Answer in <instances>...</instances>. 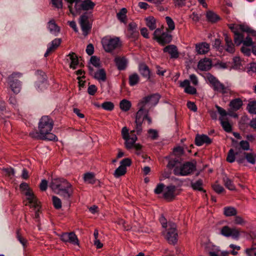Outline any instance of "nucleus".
<instances>
[{"instance_id": "1", "label": "nucleus", "mask_w": 256, "mask_h": 256, "mask_svg": "<svg viewBox=\"0 0 256 256\" xmlns=\"http://www.w3.org/2000/svg\"><path fill=\"white\" fill-rule=\"evenodd\" d=\"M49 187L64 200L68 202L70 201L74 194V188L66 180L62 178H52Z\"/></svg>"}, {"instance_id": "2", "label": "nucleus", "mask_w": 256, "mask_h": 256, "mask_svg": "<svg viewBox=\"0 0 256 256\" xmlns=\"http://www.w3.org/2000/svg\"><path fill=\"white\" fill-rule=\"evenodd\" d=\"M53 120L48 116L42 117L38 123V132L32 134V137L44 140L56 141L58 138L50 132L53 128Z\"/></svg>"}, {"instance_id": "3", "label": "nucleus", "mask_w": 256, "mask_h": 256, "mask_svg": "<svg viewBox=\"0 0 256 256\" xmlns=\"http://www.w3.org/2000/svg\"><path fill=\"white\" fill-rule=\"evenodd\" d=\"M232 146L234 148H230L227 154L226 160L228 162L232 163L236 160L238 156L242 154V150H250V144L247 140H241L238 142L233 138H231Z\"/></svg>"}, {"instance_id": "4", "label": "nucleus", "mask_w": 256, "mask_h": 256, "mask_svg": "<svg viewBox=\"0 0 256 256\" xmlns=\"http://www.w3.org/2000/svg\"><path fill=\"white\" fill-rule=\"evenodd\" d=\"M228 28L234 34V42L236 46L242 44V32H246L256 36V31L247 26L232 24H228Z\"/></svg>"}, {"instance_id": "5", "label": "nucleus", "mask_w": 256, "mask_h": 256, "mask_svg": "<svg viewBox=\"0 0 256 256\" xmlns=\"http://www.w3.org/2000/svg\"><path fill=\"white\" fill-rule=\"evenodd\" d=\"M160 222L164 228L168 227L166 238L170 244H174L178 240V232L176 225L174 223L169 222L167 224V220L164 217L162 216L160 219Z\"/></svg>"}, {"instance_id": "6", "label": "nucleus", "mask_w": 256, "mask_h": 256, "mask_svg": "<svg viewBox=\"0 0 256 256\" xmlns=\"http://www.w3.org/2000/svg\"><path fill=\"white\" fill-rule=\"evenodd\" d=\"M196 170V164L190 162H186L176 166L174 170V174L176 176H186L190 174Z\"/></svg>"}, {"instance_id": "7", "label": "nucleus", "mask_w": 256, "mask_h": 256, "mask_svg": "<svg viewBox=\"0 0 256 256\" xmlns=\"http://www.w3.org/2000/svg\"><path fill=\"white\" fill-rule=\"evenodd\" d=\"M102 43L104 50L108 52H112L121 46L120 38L118 37H104L102 40Z\"/></svg>"}, {"instance_id": "8", "label": "nucleus", "mask_w": 256, "mask_h": 256, "mask_svg": "<svg viewBox=\"0 0 256 256\" xmlns=\"http://www.w3.org/2000/svg\"><path fill=\"white\" fill-rule=\"evenodd\" d=\"M224 41L225 44H224L222 43L219 39H216L214 42V46L219 50H225L226 52L232 54L234 52V44L228 34H224Z\"/></svg>"}, {"instance_id": "9", "label": "nucleus", "mask_w": 256, "mask_h": 256, "mask_svg": "<svg viewBox=\"0 0 256 256\" xmlns=\"http://www.w3.org/2000/svg\"><path fill=\"white\" fill-rule=\"evenodd\" d=\"M208 80L210 83L212 85V87L214 91L221 92L222 94H231L232 91L224 84L221 83L215 76L211 74L208 76Z\"/></svg>"}, {"instance_id": "10", "label": "nucleus", "mask_w": 256, "mask_h": 256, "mask_svg": "<svg viewBox=\"0 0 256 256\" xmlns=\"http://www.w3.org/2000/svg\"><path fill=\"white\" fill-rule=\"evenodd\" d=\"M149 113L148 109H143L140 108L135 116V128L136 130V134L140 135L142 132V124L144 120V116Z\"/></svg>"}, {"instance_id": "11", "label": "nucleus", "mask_w": 256, "mask_h": 256, "mask_svg": "<svg viewBox=\"0 0 256 256\" xmlns=\"http://www.w3.org/2000/svg\"><path fill=\"white\" fill-rule=\"evenodd\" d=\"M90 14L91 12H86L80 18V24L84 36H87L92 29V24L89 20Z\"/></svg>"}, {"instance_id": "12", "label": "nucleus", "mask_w": 256, "mask_h": 256, "mask_svg": "<svg viewBox=\"0 0 256 256\" xmlns=\"http://www.w3.org/2000/svg\"><path fill=\"white\" fill-rule=\"evenodd\" d=\"M220 234L226 237H232L234 240H238L240 235V229L236 227L230 228L228 226H223L220 230Z\"/></svg>"}, {"instance_id": "13", "label": "nucleus", "mask_w": 256, "mask_h": 256, "mask_svg": "<svg viewBox=\"0 0 256 256\" xmlns=\"http://www.w3.org/2000/svg\"><path fill=\"white\" fill-rule=\"evenodd\" d=\"M20 76V73H13L8 78V84L11 90L14 94H18L21 88V82L16 79V77Z\"/></svg>"}, {"instance_id": "14", "label": "nucleus", "mask_w": 256, "mask_h": 256, "mask_svg": "<svg viewBox=\"0 0 256 256\" xmlns=\"http://www.w3.org/2000/svg\"><path fill=\"white\" fill-rule=\"evenodd\" d=\"M236 161L238 164H242L244 166L245 162L254 164L256 162V154L254 152H244L242 154L238 156L236 158Z\"/></svg>"}, {"instance_id": "15", "label": "nucleus", "mask_w": 256, "mask_h": 256, "mask_svg": "<svg viewBox=\"0 0 256 256\" xmlns=\"http://www.w3.org/2000/svg\"><path fill=\"white\" fill-rule=\"evenodd\" d=\"M37 74L38 77V81L35 84V86L38 90L44 91L48 86L46 75L44 72L40 70L37 71Z\"/></svg>"}, {"instance_id": "16", "label": "nucleus", "mask_w": 256, "mask_h": 256, "mask_svg": "<svg viewBox=\"0 0 256 256\" xmlns=\"http://www.w3.org/2000/svg\"><path fill=\"white\" fill-rule=\"evenodd\" d=\"M122 138L125 140V146L127 149L132 148L134 143L137 140V136L134 134L132 137L130 136L128 130L126 127H124L122 130Z\"/></svg>"}, {"instance_id": "17", "label": "nucleus", "mask_w": 256, "mask_h": 256, "mask_svg": "<svg viewBox=\"0 0 256 256\" xmlns=\"http://www.w3.org/2000/svg\"><path fill=\"white\" fill-rule=\"evenodd\" d=\"M60 239L65 243L69 242L74 245H78V240L74 232H62L59 235Z\"/></svg>"}, {"instance_id": "18", "label": "nucleus", "mask_w": 256, "mask_h": 256, "mask_svg": "<svg viewBox=\"0 0 256 256\" xmlns=\"http://www.w3.org/2000/svg\"><path fill=\"white\" fill-rule=\"evenodd\" d=\"M95 6V3L91 0H84L80 4H78V8H76V11L78 13H80L82 10H91L94 8Z\"/></svg>"}, {"instance_id": "19", "label": "nucleus", "mask_w": 256, "mask_h": 256, "mask_svg": "<svg viewBox=\"0 0 256 256\" xmlns=\"http://www.w3.org/2000/svg\"><path fill=\"white\" fill-rule=\"evenodd\" d=\"M212 140L206 134H196L195 138V144L197 146H202L204 144H210Z\"/></svg>"}, {"instance_id": "20", "label": "nucleus", "mask_w": 256, "mask_h": 256, "mask_svg": "<svg viewBox=\"0 0 256 256\" xmlns=\"http://www.w3.org/2000/svg\"><path fill=\"white\" fill-rule=\"evenodd\" d=\"M163 51L164 52H168L170 55L171 58L176 59L179 56V52L175 45H168L164 48Z\"/></svg>"}, {"instance_id": "21", "label": "nucleus", "mask_w": 256, "mask_h": 256, "mask_svg": "<svg viewBox=\"0 0 256 256\" xmlns=\"http://www.w3.org/2000/svg\"><path fill=\"white\" fill-rule=\"evenodd\" d=\"M212 61L208 58L200 60L198 64V68L202 71H208L212 68Z\"/></svg>"}, {"instance_id": "22", "label": "nucleus", "mask_w": 256, "mask_h": 256, "mask_svg": "<svg viewBox=\"0 0 256 256\" xmlns=\"http://www.w3.org/2000/svg\"><path fill=\"white\" fill-rule=\"evenodd\" d=\"M138 70L140 74L148 80H150L151 71L145 64H140L138 66Z\"/></svg>"}, {"instance_id": "23", "label": "nucleus", "mask_w": 256, "mask_h": 256, "mask_svg": "<svg viewBox=\"0 0 256 256\" xmlns=\"http://www.w3.org/2000/svg\"><path fill=\"white\" fill-rule=\"evenodd\" d=\"M114 62L119 70H124L126 69L128 63L125 57L116 56L114 58Z\"/></svg>"}, {"instance_id": "24", "label": "nucleus", "mask_w": 256, "mask_h": 256, "mask_svg": "<svg viewBox=\"0 0 256 256\" xmlns=\"http://www.w3.org/2000/svg\"><path fill=\"white\" fill-rule=\"evenodd\" d=\"M172 40V35L166 32H162L160 36L157 38V42L162 46L170 43Z\"/></svg>"}, {"instance_id": "25", "label": "nucleus", "mask_w": 256, "mask_h": 256, "mask_svg": "<svg viewBox=\"0 0 256 256\" xmlns=\"http://www.w3.org/2000/svg\"><path fill=\"white\" fill-rule=\"evenodd\" d=\"M244 32H242V44H243V45L244 46H252V51L253 54L256 56V44L253 45V42L252 38L250 36V35H251L250 34H248V36L246 38L244 39V36L243 34Z\"/></svg>"}, {"instance_id": "26", "label": "nucleus", "mask_w": 256, "mask_h": 256, "mask_svg": "<svg viewBox=\"0 0 256 256\" xmlns=\"http://www.w3.org/2000/svg\"><path fill=\"white\" fill-rule=\"evenodd\" d=\"M196 50L198 54H206L210 50V44L206 42L197 44L196 45Z\"/></svg>"}, {"instance_id": "27", "label": "nucleus", "mask_w": 256, "mask_h": 256, "mask_svg": "<svg viewBox=\"0 0 256 256\" xmlns=\"http://www.w3.org/2000/svg\"><path fill=\"white\" fill-rule=\"evenodd\" d=\"M25 194L28 196L27 199L28 200L30 204H32V206L35 208H36L38 206V200L33 194L30 188L26 190Z\"/></svg>"}, {"instance_id": "28", "label": "nucleus", "mask_w": 256, "mask_h": 256, "mask_svg": "<svg viewBox=\"0 0 256 256\" xmlns=\"http://www.w3.org/2000/svg\"><path fill=\"white\" fill-rule=\"evenodd\" d=\"M176 188L175 186L170 185L166 187V191L164 193V197L166 198L173 199L174 198V192Z\"/></svg>"}, {"instance_id": "29", "label": "nucleus", "mask_w": 256, "mask_h": 256, "mask_svg": "<svg viewBox=\"0 0 256 256\" xmlns=\"http://www.w3.org/2000/svg\"><path fill=\"white\" fill-rule=\"evenodd\" d=\"M71 60V62L70 64V68H72L73 70H75L76 68V66L79 64L80 61L78 58L77 55L73 52H70L68 55Z\"/></svg>"}, {"instance_id": "30", "label": "nucleus", "mask_w": 256, "mask_h": 256, "mask_svg": "<svg viewBox=\"0 0 256 256\" xmlns=\"http://www.w3.org/2000/svg\"><path fill=\"white\" fill-rule=\"evenodd\" d=\"M243 104L242 100L240 98H236L232 100L229 106L233 110H238L240 108Z\"/></svg>"}, {"instance_id": "31", "label": "nucleus", "mask_w": 256, "mask_h": 256, "mask_svg": "<svg viewBox=\"0 0 256 256\" xmlns=\"http://www.w3.org/2000/svg\"><path fill=\"white\" fill-rule=\"evenodd\" d=\"M48 28L50 32L56 36L58 35L60 30V28L55 23L54 20H51L48 22Z\"/></svg>"}, {"instance_id": "32", "label": "nucleus", "mask_w": 256, "mask_h": 256, "mask_svg": "<svg viewBox=\"0 0 256 256\" xmlns=\"http://www.w3.org/2000/svg\"><path fill=\"white\" fill-rule=\"evenodd\" d=\"M94 77L99 81L105 82L106 79V76L104 70L101 68L94 72Z\"/></svg>"}, {"instance_id": "33", "label": "nucleus", "mask_w": 256, "mask_h": 256, "mask_svg": "<svg viewBox=\"0 0 256 256\" xmlns=\"http://www.w3.org/2000/svg\"><path fill=\"white\" fill-rule=\"evenodd\" d=\"M140 80V77L136 73H133L129 76L128 82L131 86H134L137 84Z\"/></svg>"}, {"instance_id": "34", "label": "nucleus", "mask_w": 256, "mask_h": 256, "mask_svg": "<svg viewBox=\"0 0 256 256\" xmlns=\"http://www.w3.org/2000/svg\"><path fill=\"white\" fill-rule=\"evenodd\" d=\"M60 42L61 40L60 38H55L50 44H48L47 50L50 53L53 52L60 46Z\"/></svg>"}, {"instance_id": "35", "label": "nucleus", "mask_w": 256, "mask_h": 256, "mask_svg": "<svg viewBox=\"0 0 256 256\" xmlns=\"http://www.w3.org/2000/svg\"><path fill=\"white\" fill-rule=\"evenodd\" d=\"M206 17L208 21L211 22H216L220 20V17L212 11L206 12Z\"/></svg>"}, {"instance_id": "36", "label": "nucleus", "mask_w": 256, "mask_h": 256, "mask_svg": "<svg viewBox=\"0 0 256 256\" xmlns=\"http://www.w3.org/2000/svg\"><path fill=\"white\" fill-rule=\"evenodd\" d=\"M224 214L226 216H235L237 214V210L234 207L226 206L224 208Z\"/></svg>"}, {"instance_id": "37", "label": "nucleus", "mask_w": 256, "mask_h": 256, "mask_svg": "<svg viewBox=\"0 0 256 256\" xmlns=\"http://www.w3.org/2000/svg\"><path fill=\"white\" fill-rule=\"evenodd\" d=\"M127 10L126 8H122L116 14L118 19L122 22L126 23V21Z\"/></svg>"}, {"instance_id": "38", "label": "nucleus", "mask_w": 256, "mask_h": 256, "mask_svg": "<svg viewBox=\"0 0 256 256\" xmlns=\"http://www.w3.org/2000/svg\"><path fill=\"white\" fill-rule=\"evenodd\" d=\"M84 180L85 182L88 184H94L96 182L94 175L92 172H86L84 174Z\"/></svg>"}, {"instance_id": "39", "label": "nucleus", "mask_w": 256, "mask_h": 256, "mask_svg": "<svg viewBox=\"0 0 256 256\" xmlns=\"http://www.w3.org/2000/svg\"><path fill=\"white\" fill-rule=\"evenodd\" d=\"M203 184L202 180L201 179H199L198 180H196V182H192L191 186L192 188L194 190H196L200 192H206V191L203 189V188L202 187V185Z\"/></svg>"}, {"instance_id": "40", "label": "nucleus", "mask_w": 256, "mask_h": 256, "mask_svg": "<svg viewBox=\"0 0 256 256\" xmlns=\"http://www.w3.org/2000/svg\"><path fill=\"white\" fill-rule=\"evenodd\" d=\"M146 26L150 30H154L156 28V19L153 16H148L146 18Z\"/></svg>"}, {"instance_id": "41", "label": "nucleus", "mask_w": 256, "mask_h": 256, "mask_svg": "<svg viewBox=\"0 0 256 256\" xmlns=\"http://www.w3.org/2000/svg\"><path fill=\"white\" fill-rule=\"evenodd\" d=\"M120 106L122 110L127 112L130 109L132 104L129 100L124 99L120 102Z\"/></svg>"}, {"instance_id": "42", "label": "nucleus", "mask_w": 256, "mask_h": 256, "mask_svg": "<svg viewBox=\"0 0 256 256\" xmlns=\"http://www.w3.org/2000/svg\"><path fill=\"white\" fill-rule=\"evenodd\" d=\"M220 250L218 249V248L214 247L212 250H210L208 252L210 256H228L229 253L227 252H223L219 254Z\"/></svg>"}, {"instance_id": "43", "label": "nucleus", "mask_w": 256, "mask_h": 256, "mask_svg": "<svg viewBox=\"0 0 256 256\" xmlns=\"http://www.w3.org/2000/svg\"><path fill=\"white\" fill-rule=\"evenodd\" d=\"M126 173V168L123 166H119L116 170L114 173L115 178H118L120 176L124 175Z\"/></svg>"}, {"instance_id": "44", "label": "nucleus", "mask_w": 256, "mask_h": 256, "mask_svg": "<svg viewBox=\"0 0 256 256\" xmlns=\"http://www.w3.org/2000/svg\"><path fill=\"white\" fill-rule=\"evenodd\" d=\"M221 125L224 130L228 132H230L232 130V128L228 120H224L222 118H220Z\"/></svg>"}, {"instance_id": "45", "label": "nucleus", "mask_w": 256, "mask_h": 256, "mask_svg": "<svg viewBox=\"0 0 256 256\" xmlns=\"http://www.w3.org/2000/svg\"><path fill=\"white\" fill-rule=\"evenodd\" d=\"M248 112L256 114V100L250 102L247 106Z\"/></svg>"}, {"instance_id": "46", "label": "nucleus", "mask_w": 256, "mask_h": 256, "mask_svg": "<svg viewBox=\"0 0 256 256\" xmlns=\"http://www.w3.org/2000/svg\"><path fill=\"white\" fill-rule=\"evenodd\" d=\"M180 163V159L178 158L171 159L169 160L167 164V167L170 169L174 168L176 166H178L176 164Z\"/></svg>"}, {"instance_id": "47", "label": "nucleus", "mask_w": 256, "mask_h": 256, "mask_svg": "<svg viewBox=\"0 0 256 256\" xmlns=\"http://www.w3.org/2000/svg\"><path fill=\"white\" fill-rule=\"evenodd\" d=\"M224 182V185L226 188L228 190H234V186L233 184L232 181L227 177H225L223 178Z\"/></svg>"}, {"instance_id": "48", "label": "nucleus", "mask_w": 256, "mask_h": 256, "mask_svg": "<svg viewBox=\"0 0 256 256\" xmlns=\"http://www.w3.org/2000/svg\"><path fill=\"white\" fill-rule=\"evenodd\" d=\"M53 205L56 209L59 210L62 208V201L60 198L56 196L52 197Z\"/></svg>"}, {"instance_id": "49", "label": "nucleus", "mask_w": 256, "mask_h": 256, "mask_svg": "<svg viewBox=\"0 0 256 256\" xmlns=\"http://www.w3.org/2000/svg\"><path fill=\"white\" fill-rule=\"evenodd\" d=\"M234 69H240L242 66L241 60L240 57L235 56L232 59Z\"/></svg>"}, {"instance_id": "50", "label": "nucleus", "mask_w": 256, "mask_h": 256, "mask_svg": "<svg viewBox=\"0 0 256 256\" xmlns=\"http://www.w3.org/2000/svg\"><path fill=\"white\" fill-rule=\"evenodd\" d=\"M166 20L167 25L168 26V28L170 31H172L175 28V24L172 19L170 16L166 17Z\"/></svg>"}, {"instance_id": "51", "label": "nucleus", "mask_w": 256, "mask_h": 256, "mask_svg": "<svg viewBox=\"0 0 256 256\" xmlns=\"http://www.w3.org/2000/svg\"><path fill=\"white\" fill-rule=\"evenodd\" d=\"M101 106L103 109L109 111L112 110L114 108V104L110 102H104Z\"/></svg>"}, {"instance_id": "52", "label": "nucleus", "mask_w": 256, "mask_h": 256, "mask_svg": "<svg viewBox=\"0 0 256 256\" xmlns=\"http://www.w3.org/2000/svg\"><path fill=\"white\" fill-rule=\"evenodd\" d=\"M66 1L68 4V8H69V10L71 14H74V12L72 8V4L73 3L75 2V8L76 9V8H78V3L80 2V0H65Z\"/></svg>"}, {"instance_id": "53", "label": "nucleus", "mask_w": 256, "mask_h": 256, "mask_svg": "<svg viewBox=\"0 0 256 256\" xmlns=\"http://www.w3.org/2000/svg\"><path fill=\"white\" fill-rule=\"evenodd\" d=\"M148 97L150 98V102H152V103H154V104H157L159 101L160 96L158 94L156 93L148 96Z\"/></svg>"}, {"instance_id": "54", "label": "nucleus", "mask_w": 256, "mask_h": 256, "mask_svg": "<svg viewBox=\"0 0 256 256\" xmlns=\"http://www.w3.org/2000/svg\"><path fill=\"white\" fill-rule=\"evenodd\" d=\"M150 102V98L148 97V96H146L144 97L142 100H140L138 103V106H140V108H142L143 109H146V105Z\"/></svg>"}, {"instance_id": "55", "label": "nucleus", "mask_w": 256, "mask_h": 256, "mask_svg": "<svg viewBox=\"0 0 256 256\" xmlns=\"http://www.w3.org/2000/svg\"><path fill=\"white\" fill-rule=\"evenodd\" d=\"M212 188L216 192L219 194L222 193L224 190V188L217 183L213 184Z\"/></svg>"}, {"instance_id": "56", "label": "nucleus", "mask_w": 256, "mask_h": 256, "mask_svg": "<svg viewBox=\"0 0 256 256\" xmlns=\"http://www.w3.org/2000/svg\"><path fill=\"white\" fill-rule=\"evenodd\" d=\"M90 62L96 68L100 66V59L96 56H92L90 58Z\"/></svg>"}, {"instance_id": "57", "label": "nucleus", "mask_w": 256, "mask_h": 256, "mask_svg": "<svg viewBox=\"0 0 256 256\" xmlns=\"http://www.w3.org/2000/svg\"><path fill=\"white\" fill-rule=\"evenodd\" d=\"M165 187V185L162 183H160L158 184L156 188L154 190V192L156 194H161Z\"/></svg>"}, {"instance_id": "58", "label": "nucleus", "mask_w": 256, "mask_h": 256, "mask_svg": "<svg viewBox=\"0 0 256 256\" xmlns=\"http://www.w3.org/2000/svg\"><path fill=\"white\" fill-rule=\"evenodd\" d=\"M248 73L250 74H252L256 72V63L252 62L250 64V66L248 68Z\"/></svg>"}, {"instance_id": "59", "label": "nucleus", "mask_w": 256, "mask_h": 256, "mask_svg": "<svg viewBox=\"0 0 256 256\" xmlns=\"http://www.w3.org/2000/svg\"><path fill=\"white\" fill-rule=\"evenodd\" d=\"M246 252L248 256H256V247L252 246L250 248L246 249Z\"/></svg>"}, {"instance_id": "60", "label": "nucleus", "mask_w": 256, "mask_h": 256, "mask_svg": "<svg viewBox=\"0 0 256 256\" xmlns=\"http://www.w3.org/2000/svg\"><path fill=\"white\" fill-rule=\"evenodd\" d=\"M150 136L152 140H156L158 136V132L156 130L150 129L148 130Z\"/></svg>"}, {"instance_id": "61", "label": "nucleus", "mask_w": 256, "mask_h": 256, "mask_svg": "<svg viewBox=\"0 0 256 256\" xmlns=\"http://www.w3.org/2000/svg\"><path fill=\"white\" fill-rule=\"evenodd\" d=\"M97 88L94 84L89 86L88 88V92L91 96H94L97 91Z\"/></svg>"}, {"instance_id": "62", "label": "nucleus", "mask_w": 256, "mask_h": 256, "mask_svg": "<svg viewBox=\"0 0 256 256\" xmlns=\"http://www.w3.org/2000/svg\"><path fill=\"white\" fill-rule=\"evenodd\" d=\"M184 91L186 93L190 94H194L196 93V88L190 85L187 88H185Z\"/></svg>"}, {"instance_id": "63", "label": "nucleus", "mask_w": 256, "mask_h": 256, "mask_svg": "<svg viewBox=\"0 0 256 256\" xmlns=\"http://www.w3.org/2000/svg\"><path fill=\"white\" fill-rule=\"evenodd\" d=\"M190 18L192 19V20L194 22H198L200 21V18H201V16L200 15H199L196 12H193L190 16Z\"/></svg>"}, {"instance_id": "64", "label": "nucleus", "mask_w": 256, "mask_h": 256, "mask_svg": "<svg viewBox=\"0 0 256 256\" xmlns=\"http://www.w3.org/2000/svg\"><path fill=\"white\" fill-rule=\"evenodd\" d=\"M120 166L126 168V166H130L132 164V160L130 158H125L121 160Z\"/></svg>"}]
</instances>
